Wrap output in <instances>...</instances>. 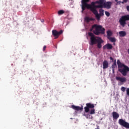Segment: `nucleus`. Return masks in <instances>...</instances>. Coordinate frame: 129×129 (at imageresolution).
I'll use <instances>...</instances> for the list:
<instances>
[{
	"instance_id": "1",
	"label": "nucleus",
	"mask_w": 129,
	"mask_h": 129,
	"mask_svg": "<svg viewBox=\"0 0 129 129\" xmlns=\"http://www.w3.org/2000/svg\"><path fill=\"white\" fill-rule=\"evenodd\" d=\"M88 35L90 37V46H93V45H96L97 44V47L98 49H101L102 48V45L101 44H103L104 41L101 37L95 36L92 32H89Z\"/></svg>"
},
{
	"instance_id": "2",
	"label": "nucleus",
	"mask_w": 129,
	"mask_h": 129,
	"mask_svg": "<svg viewBox=\"0 0 129 129\" xmlns=\"http://www.w3.org/2000/svg\"><path fill=\"white\" fill-rule=\"evenodd\" d=\"M103 3H104V0H99L95 2H92L91 5H90L92 9H94V11H91V12H92L93 14L95 15L96 19H99V14H98L97 10H96V8L102 9V4H103Z\"/></svg>"
},
{
	"instance_id": "3",
	"label": "nucleus",
	"mask_w": 129,
	"mask_h": 129,
	"mask_svg": "<svg viewBox=\"0 0 129 129\" xmlns=\"http://www.w3.org/2000/svg\"><path fill=\"white\" fill-rule=\"evenodd\" d=\"M90 31H93V33L97 36H99L101 34L103 35L105 33V29L102 27V26L98 25L97 24L93 25Z\"/></svg>"
},
{
	"instance_id": "4",
	"label": "nucleus",
	"mask_w": 129,
	"mask_h": 129,
	"mask_svg": "<svg viewBox=\"0 0 129 129\" xmlns=\"http://www.w3.org/2000/svg\"><path fill=\"white\" fill-rule=\"evenodd\" d=\"M117 64L119 72H120L123 76H126L127 72H129V67L122 63L119 59L117 60Z\"/></svg>"
},
{
	"instance_id": "5",
	"label": "nucleus",
	"mask_w": 129,
	"mask_h": 129,
	"mask_svg": "<svg viewBox=\"0 0 129 129\" xmlns=\"http://www.w3.org/2000/svg\"><path fill=\"white\" fill-rule=\"evenodd\" d=\"M90 0H82V12L85 11V9H88V10H90V11H92L94 12V9L92 8L90 6V4H87V3H89Z\"/></svg>"
},
{
	"instance_id": "6",
	"label": "nucleus",
	"mask_w": 129,
	"mask_h": 129,
	"mask_svg": "<svg viewBox=\"0 0 129 129\" xmlns=\"http://www.w3.org/2000/svg\"><path fill=\"white\" fill-rule=\"evenodd\" d=\"M126 21H129V15L123 16L120 18L119 23L122 28L125 27Z\"/></svg>"
},
{
	"instance_id": "7",
	"label": "nucleus",
	"mask_w": 129,
	"mask_h": 129,
	"mask_svg": "<svg viewBox=\"0 0 129 129\" xmlns=\"http://www.w3.org/2000/svg\"><path fill=\"white\" fill-rule=\"evenodd\" d=\"M118 123L120 125L125 127V128H129V123L125 121L123 119H119L118 120Z\"/></svg>"
},
{
	"instance_id": "8",
	"label": "nucleus",
	"mask_w": 129,
	"mask_h": 129,
	"mask_svg": "<svg viewBox=\"0 0 129 129\" xmlns=\"http://www.w3.org/2000/svg\"><path fill=\"white\" fill-rule=\"evenodd\" d=\"M52 33L53 36L55 37V39H58V38H59V36L63 34V30H60V31L58 32L56 30H53L52 31Z\"/></svg>"
},
{
	"instance_id": "9",
	"label": "nucleus",
	"mask_w": 129,
	"mask_h": 129,
	"mask_svg": "<svg viewBox=\"0 0 129 129\" xmlns=\"http://www.w3.org/2000/svg\"><path fill=\"white\" fill-rule=\"evenodd\" d=\"M90 108H94V104L91 103H88L86 104V106L85 107V112H89Z\"/></svg>"
},
{
	"instance_id": "10",
	"label": "nucleus",
	"mask_w": 129,
	"mask_h": 129,
	"mask_svg": "<svg viewBox=\"0 0 129 129\" xmlns=\"http://www.w3.org/2000/svg\"><path fill=\"white\" fill-rule=\"evenodd\" d=\"M101 5L103 7L102 8H105V9H110L111 8L112 3H111V2H107L105 3V0H104V2Z\"/></svg>"
},
{
	"instance_id": "11",
	"label": "nucleus",
	"mask_w": 129,
	"mask_h": 129,
	"mask_svg": "<svg viewBox=\"0 0 129 129\" xmlns=\"http://www.w3.org/2000/svg\"><path fill=\"white\" fill-rule=\"evenodd\" d=\"M71 107L73 108V109H74V110H77V111H82L83 110V107H80L79 106H75V105H72Z\"/></svg>"
},
{
	"instance_id": "12",
	"label": "nucleus",
	"mask_w": 129,
	"mask_h": 129,
	"mask_svg": "<svg viewBox=\"0 0 129 129\" xmlns=\"http://www.w3.org/2000/svg\"><path fill=\"white\" fill-rule=\"evenodd\" d=\"M112 48V45L109 43H107L103 46V50H105L106 49H107V50H111Z\"/></svg>"
},
{
	"instance_id": "13",
	"label": "nucleus",
	"mask_w": 129,
	"mask_h": 129,
	"mask_svg": "<svg viewBox=\"0 0 129 129\" xmlns=\"http://www.w3.org/2000/svg\"><path fill=\"white\" fill-rule=\"evenodd\" d=\"M116 80L117 81H120L121 83H123L126 81V79L125 78L119 77H116Z\"/></svg>"
},
{
	"instance_id": "14",
	"label": "nucleus",
	"mask_w": 129,
	"mask_h": 129,
	"mask_svg": "<svg viewBox=\"0 0 129 129\" xmlns=\"http://www.w3.org/2000/svg\"><path fill=\"white\" fill-rule=\"evenodd\" d=\"M112 114L113 118L114 119H117V118L119 117V114H118L116 112H115V111L113 112L112 113Z\"/></svg>"
},
{
	"instance_id": "15",
	"label": "nucleus",
	"mask_w": 129,
	"mask_h": 129,
	"mask_svg": "<svg viewBox=\"0 0 129 129\" xmlns=\"http://www.w3.org/2000/svg\"><path fill=\"white\" fill-rule=\"evenodd\" d=\"M104 15V10H102V9H100L99 10V19H97V21H100V17H102Z\"/></svg>"
},
{
	"instance_id": "16",
	"label": "nucleus",
	"mask_w": 129,
	"mask_h": 129,
	"mask_svg": "<svg viewBox=\"0 0 129 129\" xmlns=\"http://www.w3.org/2000/svg\"><path fill=\"white\" fill-rule=\"evenodd\" d=\"M108 61L107 60H104L103 62V69L108 68Z\"/></svg>"
},
{
	"instance_id": "17",
	"label": "nucleus",
	"mask_w": 129,
	"mask_h": 129,
	"mask_svg": "<svg viewBox=\"0 0 129 129\" xmlns=\"http://www.w3.org/2000/svg\"><path fill=\"white\" fill-rule=\"evenodd\" d=\"M119 37H125L126 36V32L124 31H121L118 32Z\"/></svg>"
},
{
	"instance_id": "18",
	"label": "nucleus",
	"mask_w": 129,
	"mask_h": 129,
	"mask_svg": "<svg viewBox=\"0 0 129 129\" xmlns=\"http://www.w3.org/2000/svg\"><path fill=\"white\" fill-rule=\"evenodd\" d=\"M85 21H86L87 23H89L91 21H95V19L94 18H90L89 17H86L85 18Z\"/></svg>"
},
{
	"instance_id": "19",
	"label": "nucleus",
	"mask_w": 129,
	"mask_h": 129,
	"mask_svg": "<svg viewBox=\"0 0 129 129\" xmlns=\"http://www.w3.org/2000/svg\"><path fill=\"white\" fill-rule=\"evenodd\" d=\"M111 36H112V32H111V31L108 30L107 31V37L108 38H110V37H111Z\"/></svg>"
},
{
	"instance_id": "20",
	"label": "nucleus",
	"mask_w": 129,
	"mask_h": 129,
	"mask_svg": "<svg viewBox=\"0 0 129 129\" xmlns=\"http://www.w3.org/2000/svg\"><path fill=\"white\" fill-rule=\"evenodd\" d=\"M108 39L109 40V41H110V42H112V43H114V42L116 41L115 38L114 37H109Z\"/></svg>"
},
{
	"instance_id": "21",
	"label": "nucleus",
	"mask_w": 129,
	"mask_h": 129,
	"mask_svg": "<svg viewBox=\"0 0 129 129\" xmlns=\"http://www.w3.org/2000/svg\"><path fill=\"white\" fill-rule=\"evenodd\" d=\"M58 16H61V15H63V14H65V11L63 10H59L57 13Z\"/></svg>"
},
{
	"instance_id": "22",
	"label": "nucleus",
	"mask_w": 129,
	"mask_h": 129,
	"mask_svg": "<svg viewBox=\"0 0 129 129\" xmlns=\"http://www.w3.org/2000/svg\"><path fill=\"white\" fill-rule=\"evenodd\" d=\"M115 67H117L116 60H115L113 64H112L111 68L112 69H115Z\"/></svg>"
},
{
	"instance_id": "23",
	"label": "nucleus",
	"mask_w": 129,
	"mask_h": 129,
	"mask_svg": "<svg viewBox=\"0 0 129 129\" xmlns=\"http://www.w3.org/2000/svg\"><path fill=\"white\" fill-rule=\"evenodd\" d=\"M90 114H94L95 113V109H92L89 112Z\"/></svg>"
},
{
	"instance_id": "24",
	"label": "nucleus",
	"mask_w": 129,
	"mask_h": 129,
	"mask_svg": "<svg viewBox=\"0 0 129 129\" xmlns=\"http://www.w3.org/2000/svg\"><path fill=\"white\" fill-rule=\"evenodd\" d=\"M105 14L107 17H109V16H110V13L108 12L105 11Z\"/></svg>"
},
{
	"instance_id": "25",
	"label": "nucleus",
	"mask_w": 129,
	"mask_h": 129,
	"mask_svg": "<svg viewBox=\"0 0 129 129\" xmlns=\"http://www.w3.org/2000/svg\"><path fill=\"white\" fill-rule=\"evenodd\" d=\"M121 91H122L123 92H124L125 91V88L124 87H122L121 88Z\"/></svg>"
},
{
	"instance_id": "26",
	"label": "nucleus",
	"mask_w": 129,
	"mask_h": 129,
	"mask_svg": "<svg viewBox=\"0 0 129 129\" xmlns=\"http://www.w3.org/2000/svg\"><path fill=\"white\" fill-rule=\"evenodd\" d=\"M128 0H123V2H121V4H126Z\"/></svg>"
},
{
	"instance_id": "27",
	"label": "nucleus",
	"mask_w": 129,
	"mask_h": 129,
	"mask_svg": "<svg viewBox=\"0 0 129 129\" xmlns=\"http://www.w3.org/2000/svg\"><path fill=\"white\" fill-rule=\"evenodd\" d=\"M126 92L127 95H128V96H129V88L126 89Z\"/></svg>"
},
{
	"instance_id": "28",
	"label": "nucleus",
	"mask_w": 129,
	"mask_h": 129,
	"mask_svg": "<svg viewBox=\"0 0 129 129\" xmlns=\"http://www.w3.org/2000/svg\"><path fill=\"white\" fill-rule=\"evenodd\" d=\"M46 48H47V46L46 45H44L43 46V51H45Z\"/></svg>"
},
{
	"instance_id": "29",
	"label": "nucleus",
	"mask_w": 129,
	"mask_h": 129,
	"mask_svg": "<svg viewBox=\"0 0 129 129\" xmlns=\"http://www.w3.org/2000/svg\"><path fill=\"white\" fill-rule=\"evenodd\" d=\"M110 60H111L112 61V62L114 61L113 58H112V57H111V56H110Z\"/></svg>"
},
{
	"instance_id": "30",
	"label": "nucleus",
	"mask_w": 129,
	"mask_h": 129,
	"mask_svg": "<svg viewBox=\"0 0 129 129\" xmlns=\"http://www.w3.org/2000/svg\"><path fill=\"white\" fill-rule=\"evenodd\" d=\"M120 4H121V1H118L117 4H116V5H120Z\"/></svg>"
},
{
	"instance_id": "31",
	"label": "nucleus",
	"mask_w": 129,
	"mask_h": 129,
	"mask_svg": "<svg viewBox=\"0 0 129 129\" xmlns=\"http://www.w3.org/2000/svg\"><path fill=\"white\" fill-rule=\"evenodd\" d=\"M126 10H127V12H129V6H127L126 7Z\"/></svg>"
},
{
	"instance_id": "32",
	"label": "nucleus",
	"mask_w": 129,
	"mask_h": 129,
	"mask_svg": "<svg viewBox=\"0 0 129 129\" xmlns=\"http://www.w3.org/2000/svg\"><path fill=\"white\" fill-rule=\"evenodd\" d=\"M86 118H88V116H90V115H85Z\"/></svg>"
},
{
	"instance_id": "33",
	"label": "nucleus",
	"mask_w": 129,
	"mask_h": 129,
	"mask_svg": "<svg viewBox=\"0 0 129 129\" xmlns=\"http://www.w3.org/2000/svg\"><path fill=\"white\" fill-rule=\"evenodd\" d=\"M112 71L113 73H114V69H112Z\"/></svg>"
},
{
	"instance_id": "34",
	"label": "nucleus",
	"mask_w": 129,
	"mask_h": 129,
	"mask_svg": "<svg viewBox=\"0 0 129 129\" xmlns=\"http://www.w3.org/2000/svg\"><path fill=\"white\" fill-rule=\"evenodd\" d=\"M115 2H116V3H117L118 2V0H115Z\"/></svg>"
},
{
	"instance_id": "35",
	"label": "nucleus",
	"mask_w": 129,
	"mask_h": 129,
	"mask_svg": "<svg viewBox=\"0 0 129 129\" xmlns=\"http://www.w3.org/2000/svg\"><path fill=\"white\" fill-rule=\"evenodd\" d=\"M113 45H115V43H113Z\"/></svg>"
},
{
	"instance_id": "36",
	"label": "nucleus",
	"mask_w": 129,
	"mask_h": 129,
	"mask_svg": "<svg viewBox=\"0 0 129 129\" xmlns=\"http://www.w3.org/2000/svg\"><path fill=\"white\" fill-rule=\"evenodd\" d=\"M41 22H44V20H42Z\"/></svg>"
}]
</instances>
